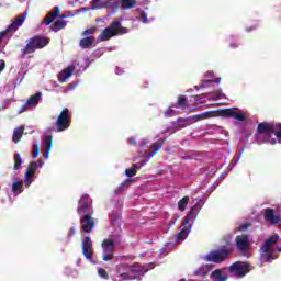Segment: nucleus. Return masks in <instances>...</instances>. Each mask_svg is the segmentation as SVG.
<instances>
[{"label": "nucleus", "mask_w": 281, "mask_h": 281, "mask_svg": "<svg viewBox=\"0 0 281 281\" xmlns=\"http://www.w3.org/2000/svg\"><path fill=\"white\" fill-rule=\"evenodd\" d=\"M188 203H190V198L189 196H183L178 202V210H180V212H186V207H188Z\"/></svg>", "instance_id": "c756f323"}, {"label": "nucleus", "mask_w": 281, "mask_h": 281, "mask_svg": "<svg viewBox=\"0 0 281 281\" xmlns=\"http://www.w3.org/2000/svg\"><path fill=\"white\" fill-rule=\"evenodd\" d=\"M144 267L139 265H134L131 267L128 272H123L114 279V281H126V280H135V273H143Z\"/></svg>", "instance_id": "f8f14e48"}, {"label": "nucleus", "mask_w": 281, "mask_h": 281, "mask_svg": "<svg viewBox=\"0 0 281 281\" xmlns=\"http://www.w3.org/2000/svg\"><path fill=\"white\" fill-rule=\"evenodd\" d=\"M190 120H192V117H187V119H182V117H178L177 119V122H178V125H177V128L179 131H181V128H186L187 126H189V122Z\"/></svg>", "instance_id": "7c9ffc66"}, {"label": "nucleus", "mask_w": 281, "mask_h": 281, "mask_svg": "<svg viewBox=\"0 0 281 281\" xmlns=\"http://www.w3.org/2000/svg\"><path fill=\"white\" fill-rule=\"evenodd\" d=\"M188 234H190V227H183L177 235H176V241L177 243H183L186 238H188Z\"/></svg>", "instance_id": "393cba45"}, {"label": "nucleus", "mask_w": 281, "mask_h": 281, "mask_svg": "<svg viewBox=\"0 0 281 281\" xmlns=\"http://www.w3.org/2000/svg\"><path fill=\"white\" fill-rule=\"evenodd\" d=\"M38 155H41V145H38V143H35L33 145V151H32L33 159H36V157H38Z\"/></svg>", "instance_id": "4c0bfd02"}, {"label": "nucleus", "mask_w": 281, "mask_h": 281, "mask_svg": "<svg viewBox=\"0 0 281 281\" xmlns=\"http://www.w3.org/2000/svg\"><path fill=\"white\" fill-rule=\"evenodd\" d=\"M277 144H278V140H276V138H272V139H271V145H272V146H276Z\"/></svg>", "instance_id": "5fc2aeb1"}, {"label": "nucleus", "mask_w": 281, "mask_h": 281, "mask_svg": "<svg viewBox=\"0 0 281 281\" xmlns=\"http://www.w3.org/2000/svg\"><path fill=\"white\" fill-rule=\"evenodd\" d=\"M164 146H166V138H159L158 140H156L150 146L149 151H146L144 154V157L146 160H140L139 162L133 165L135 170H139L140 168H143V166L147 161H150V159H153V157H155V155H157V153H159V150H161V148H164Z\"/></svg>", "instance_id": "20e7f679"}, {"label": "nucleus", "mask_w": 281, "mask_h": 281, "mask_svg": "<svg viewBox=\"0 0 281 281\" xmlns=\"http://www.w3.org/2000/svg\"><path fill=\"white\" fill-rule=\"evenodd\" d=\"M81 229L86 232V234H91L93 232V227H95V221L93 220V213H87L81 217Z\"/></svg>", "instance_id": "2eb2a0df"}, {"label": "nucleus", "mask_w": 281, "mask_h": 281, "mask_svg": "<svg viewBox=\"0 0 281 281\" xmlns=\"http://www.w3.org/2000/svg\"><path fill=\"white\" fill-rule=\"evenodd\" d=\"M49 19H53V21L56 20V18L60 16V9L58 7H54L53 11H50L48 14Z\"/></svg>", "instance_id": "c9c22d12"}, {"label": "nucleus", "mask_w": 281, "mask_h": 281, "mask_svg": "<svg viewBox=\"0 0 281 281\" xmlns=\"http://www.w3.org/2000/svg\"><path fill=\"white\" fill-rule=\"evenodd\" d=\"M140 146H146V143H142Z\"/></svg>", "instance_id": "6e6d98bb"}, {"label": "nucleus", "mask_w": 281, "mask_h": 281, "mask_svg": "<svg viewBox=\"0 0 281 281\" xmlns=\"http://www.w3.org/2000/svg\"><path fill=\"white\" fill-rule=\"evenodd\" d=\"M41 95L42 93L41 92H37L33 95H31L27 101H26V104L29 106H37L38 105V102H41Z\"/></svg>", "instance_id": "a878e982"}, {"label": "nucleus", "mask_w": 281, "mask_h": 281, "mask_svg": "<svg viewBox=\"0 0 281 281\" xmlns=\"http://www.w3.org/2000/svg\"><path fill=\"white\" fill-rule=\"evenodd\" d=\"M91 198L89 194H83L78 202L77 213L79 215H87L89 213L93 214V206L91 205Z\"/></svg>", "instance_id": "9d476101"}, {"label": "nucleus", "mask_w": 281, "mask_h": 281, "mask_svg": "<svg viewBox=\"0 0 281 281\" xmlns=\"http://www.w3.org/2000/svg\"><path fill=\"white\" fill-rule=\"evenodd\" d=\"M135 5H137V0H122L123 10H132Z\"/></svg>", "instance_id": "c85d7f7f"}, {"label": "nucleus", "mask_w": 281, "mask_h": 281, "mask_svg": "<svg viewBox=\"0 0 281 281\" xmlns=\"http://www.w3.org/2000/svg\"><path fill=\"white\" fill-rule=\"evenodd\" d=\"M249 227H251V223H244L239 225L238 229L239 232H245V229H249Z\"/></svg>", "instance_id": "c03bdc74"}, {"label": "nucleus", "mask_w": 281, "mask_h": 281, "mask_svg": "<svg viewBox=\"0 0 281 281\" xmlns=\"http://www.w3.org/2000/svg\"><path fill=\"white\" fill-rule=\"evenodd\" d=\"M67 26V22L64 20H57L52 26L50 30H53V32H60V30H65V27Z\"/></svg>", "instance_id": "bb28decb"}, {"label": "nucleus", "mask_w": 281, "mask_h": 281, "mask_svg": "<svg viewBox=\"0 0 281 281\" xmlns=\"http://www.w3.org/2000/svg\"><path fill=\"white\" fill-rule=\"evenodd\" d=\"M263 218L266 223L272 226L280 225L281 223L280 214H277L276 210L271 207L263 209Z\"/></svg>", "instance_id": "ddd939ff"}, {"label": "nucleus", "mask_w": 281, "mask_h": 281, "mask_svg": "<svg viewBox=\"0 0 281 281\" xmlns=\"http://www.w3.org/2000/svg\"><path fill=\"white\" fill-rule=\"evenodd\" d=\"M92 34H95V27L87 29L83 31L82 36H91Z\"/></svg>", "instance_id": "37998d69"}, {"label": "nucleus", "mask_w": 281, "mask_h": 281, "mask_svg": "<svg viewBox=\"0 0 281 281\" xmlns=\"http://www.w3.org/2000/svg\"><path fill=\"white\" fill-rule=\"evenodd\" d=\"M5 69V60L0 59V74Z\"/></svg>", "instance_id": "8fccbe9b"}, {"label": "nucleus", "mask_w": 281, "mask_h": 281, "mask_svg": "<svg viewBox=\"0 0 281 281\" xmlns=\"http://www.w3.org/2000/svg\"><path fill=\"white\" fill-rule=\"evenodd\" d=\"M217 113L220 117H233L237 122H245L246 120L245 113L238 110V108L220 109Z\"/></svg>", "instance_id": "0eeeda50"}, {"label": "nucleus", "mask_w": 281, "mask_h": 281, "mask_svg": "<svg viewBox=\"0 0 281 281\" xmlns=\"http://www.w3.org/2000/svg\"><path fill=\"white\" fill-rule=\"evenodd\" d=\"M274 123L262 122L257 125V133L260 135H273Z\"/></svg>", "instance_id": "f3484780"}, {"label": "nucleus", "mask_w": 281, "mask_h": 281, "mask_svg": "<svg viewBox=\"0 0 281 281\" xmlns=\"http://www.w3.org/2000/svg\"><path fill=\"white\" fill-rule=\"evenodd\" d=\"M55 125L57 127V133H63V131H67V128L71 126V113L69 112V109L64 108L61 110L57 116Z\"/></svg>", "instance_id": "39448f33"}, {"label": "nucleus", "mask_w": 281, "mask_h": 281, "mask_svg": "<svg viewBox=\"0 0 281 281\" xmlns=\"http://www.w3.org/2000/svg\"><path fill=\"white\" fill-rule=\"evenodd\" d=\"M273 135H276L277 139L281 144V123H274L273 125Z\"/></svg>", "instance_id": "f704fd0d"}, {"label": "nucleus", "mask_w": 281, "mask_h": 281, "mask_svg": "<svg viewBox=\"0 0 281 281\" xmlns=\"http://www.w3.org/2000/svg\"><path fill=\"white\" fill-rule=\"evenodd\" d=\"M14 165L13 170H21V165L23 164V159L21 158V154L15 153L13 156Z\"/></svg>", "instance_id": "cd10ccee"}, {"label": "nucleus", "mask_w": 281, "mask_h": 281, "mask_svg": "<svg viewBox=\"0 0 281 281\" xmlns=\"http://www.w3.org/2000/svg\"><path fill=\"white\" fill-rule=\"evenodd\" d=\"M93 43H95V37L94 36H87L80 40L79 46L81 49H89L93 47Z\"/></svg>", "instance_id": "aec40b11"}, {"label": "nucleus", "mask_w": 281, "mask_h": 281, "mask_svg": "<svg viewBox=\"0 0 281 281\" xmlns=\"http://www.w3.org/2000/svg\"><path fill=\"white\" fill-rule=\"evenodd\" d=\"M12 192L14 194H21L23 192V181H18L12 184Z\"/></svg>", "instance_id": "473e14b6"}, {"label": "nucleus", "mask_w": 281, "mask_h": 281, "mask_svg": "<svg viewBox=\"0 0 281 281\" xmlns=\"http://www.w3.org/2000/svg\"><path fill=\"white\" fill-rule=\"evenodd\" d=\"M82 254L87 260H92L93 258V243L91 238L85 237L82 240Z\"/></svg>", "instance_id": "dca6fc26"}, {"label": "nucleus", "mask_w": 281, "mask_h": 281, "mask_svg": "<svg viewBox=\"0 0 281 281\" xmlns=\"http://www.w3.org/2000/svg\"><path fill=\"white\" fill-rule=\"evenodd\" d=\"M124 34H128V27L122 26L121 21L114 20L101 32L97 37V41H99V43H104L105 41H111V38L115 36H124Z\"/></svg>", "instance_id": "f257e3e1"}, {"label": "nucleus", "mask_w": 281, "mask_h": 281, "mask_svg": "<svg viewBox=\"0 0 281 281\" xmlns=\"http://www.w3.org/2000/svg\"><path fill=\"white\" fill-rule=\"evenodd\" d=\"M198 210H199V206H196V205L192 206L190 209L188 215L191 216V217L194 216L196 214Z\"/></svg>", "instance_id": "de8ad7c7"}, {"label": "nucleus", "mask_w": 281, "mask_h": 281, "mask_svg": "<svg viewBox=\"0 0 281 281\" xmlns=\"http://www.w3.org/2000/svg\"><path fill=\"white\" fill-rule=\"evenodd\" d=\"M207 117H210V112H203L201 114L191 116V120H194L195 122H201V120H207Z\"/></svg>", "instance_id": "72a5a7b5"}, {"label": "nucleus", "mask_w": 281, "mask_h": 281, "mask_svg": "<svg viewBox=\"0 0 281 281\" xmlns=\"http://www.w3.org/2000/svg\"><path fill=\"white\" fill-rule=\"evenodd\" d=\"M179 281H187L186 279H180Z\"/></svg>", "instance_id": "4d7b16f0"}, {"label": "nucleus", "mask_w": 281, "mask_h": 281, "mask_svg": "<svg viewBox=\"0 0 281 281\" xmlns=\"http://www.w3.org/2000/svg\"><path fill=\"white\" fill-rule=\"evenodd\" d=\"M214 82V80L209 79V80H204L202 81V83L200 85L201 89H205V87H207L209 85H212Z\"/></svg>", "instance_id": "a18cd8bd"}, {"label": "nucleus", "mask_w": 281, "mask_h": 281, "mask_svg": "<svg viewBox=\"0 0 281 281\" xmlns=\"http://www.w3.org/2000/svg\"><path fill=\"white\" fill-rule=\"evenodd\" d=\"M278 251H281V248H278Z\"/></svg>", "instance_id": "bf43d9fd"}, {"label": "nucleus", "mask_w": 281, "mask_h": 281, "mask_svg": "<svg viewBox=\"0 0 281 281\" xmlns=\"http://www.w3.org/2000/svg\"><path fill=\"white\" fill-rule=\"evenodd\" d=\"M74 71H76V66L70 65L64 70H61L58 75V80L60 82H67L68 78H71L74 76Z\"/></svg>", "instance_id": "6ab92c4d"}, {"label": "nucleus", "mask_w": 281, "mask_h": 281, "mask_svg": "<svg viewBox=\"0 0 281 281\" xmlns=\"http://www.w3.org/2000/svg\"><path fill=\"white\" fill-rule=\"evenodd\" d=\"M53 146L54 145H53L52 135H47L42 143V148H43L45 159H49V153H52Z\"/></svg>", "instance_id": "a211bd4d"}, {"label": "nucleus", "mask_w": 281, "mask_h": 281, "mask_svg": "<svg viewBox=\"0 0 281 281\" xmlns=\"http://www.w3.org/2000/svg\"><path fill=\"white\" fill-rule=\"evenodd\" d=\"M173 109H181L186 111L188 109V98L183 94L178 95L177 103L172 105Z\"/></svg>", "instance_id": "412c9836"}, {"label": "nucleus", "mask_w": 281, "mask_h": 281, "mask_svg": "<svg viewBox=\"0 0 281 281\" xmlns=\"http://www.w3.org/2000/svg\"><path fill=\"white\" fill-rule=\"evenodd\" d=\"M232 251H234V246L229 239H226L225 245L209 252L204 257V260H206V262H215V265H220V262H225V260H227Z\"/></svg>", "instance_id": "f03ea898"}, {"label": "nucleus", "mask_w": 281, "mask_h": 281, "mask_svg": "<svg viewBox=\"0 0 281 281\" xmlns=\"http://www.w3.org/2000/svg\"><path fill=\"white\" fill-rule=\"evenodd\" d=\"M190 218H192V216H190L189 214H187L183 220H182V227H188L186 225H188L190 223Z\"/></svg>", "instance_id": "49530a36"}, {"label": "nucleus", "mask_w": 281, "mask_h": 281, "mask_svg": "<svg viewBox=\"0 0 281 281\" xmlns=\"http://www.w3.org/2000/svg\"><path fill=\"white\" fill-rule=\"evenodd\" d=\"M74 234H76V228L71 227V228L68 231V237L71 238V236H74Z\"/></svg>", "instance_id": "603ef678"}, {"label": "nucleus", "mask_w": 281, "mask_h": 281, "mask_svg": "<svg viewBox=\"0 0 281 281\" xmlns=\"http://www.w3.org/2000/svg\"><path fill=\"white\" fill-rule=\"evenodd\" d=\"M210 278L216 281H227V274H223V270L221 269L214 270Z\"/></svg>", "instance_id": "b1692460"}, {"label": "nucleus", "mask_w": 281, "mask_h": 281, "mask_svg": "<svg viewBox=\"0 0 281 281\" xmlns=\"http://www.w3.org/2000/svg\"><path fill=\"white\" fill-rule=\"evenodd\" d=\"M98 273H99V276H100L101 278H103L104 280H109V273L106 272V270L100 268V269L98 270Z\"/></svg>", "instance_id": "79ce46f5"}, {"label": "nucleus", "mask_w": 281, "mask_h": 281, "mask_svg": "<svg viewBox=\"0 0 281 281\" xmlns=\"http://www.w3.org/2000/svg\"><path fill=\"white\" fill-rule=\"evenodd\" d=\"M172 108L173 106L171 105L165 111L164 113L165 117H175V115H177V111L172 110Z\"/></svg>", "instance_id": "58836bf2"}, {"label": "nucleus", "mask_w": 281, "mask_h": 281, "mask_svg": "<svg viewBox=\"0 0 281 281\" xmlns=\"http://www.w3.org/2000/svg\"><path fill=\"white\" fill-rule=\"evenodd\" d=\"M137 19L138 21H142V23H148V15L144 11L139 14Z\"/></svg>", "instance_id": "a19ab883"}, {"label": "nucleus", "mask_w": 281, "mask_h": 281, "mask_svg": "<svg viewBox=\"0 0 281 281\" xmlns=\"http://www.w3.org/2000/svg\"><path fill=\"white\" fill-rule=\"evenodd\" d=\"M213 268L214 267L212 265L201 266L198 270H195L194 276H201L203 278L207 276Z\"/></svg>", "instance_id": "5701e85b"}, {"label": "nucleus", "mask_w": 281, "mask_h": 281, "mask_svg": "<svg viewBox=\"0 0 281 281\" xmlns=\"http://www.w3.org/2000/svg\"><path fill=\"white\" fill-rule=\"evenodd\" d=\"M24 132H25V125H21L20 127H16L13 131L12 140L14 142V144H19V142H21Z\"/></svg>", "instance_id": "4be33fe9"}, {"label": "nucleus", "mask_w": 281, "mask_h": 281, "mask_svg": "<svg viewBox=\"0 0 281 281\" xmlns=\"http://www.w3.org/2000/svg\"><path fill=\"white\" fill-rule=\"evenodd\" d=\"M130 144H131L132 146H135V144H137V142L135 140V138H130Z\"/></svg>", "instance_id": "864d4df0"}, {"label": "nucleus", "mask_w": 281, "mask_h": 281, "mask_svg": "<svg viewBox=\"0 0 281 281\" xmlns=\"http://www.w3.org/2000/svg\"><path fill=\"white\" fill-rule=\"evenodd\" d=\"M49 45V38L42 35H34L26 41V45L21 49V58L34 54L36 49H44Z\"/></svg>", "instance_id": "7ed1b4c3"}, {"label": "nucleus", "mask_w": 281, "mask_h": 281, "mask_svg": "<svg viewBox=\"0 0 281 281\" xmlns=\"http://www.w3.org/2000/svg\"><path fill=\"white\" fill-rule=\"evenodd\" d=\"M279 239L280 237L278 235L271 236L268 239H266V241L263 243V247L261 248V251L263 254H267L263 257V262H271L273 260V254L269 251H271V247H273V245H276V243H278Z\"/></svg>", "instance_id": "1a4fd4ad"}, {"label": "nucleus", "mask_w": 281, "mask_h": 281, "mask_svg": "<svg viewBox=\"0 0 281 281\" xmlns=\"http://www.w3.org/2000/svg\"><path fill=\"white\" fill-rule=\"evenodd\" d=\"M44 25H49L54 23L53 19H50L48 15H46L43 20Z\"/></svg>", "instance_id": "09e8293b"}, {"label": "nucleus", "mask_w": 281, "mask_h": 281, "mask_svg": "<svg viewBox=\"0 0 281 281\" xmlns=\"http://www.w3.org/2000/svg\"><path fill=\"white\" fill-rule=\"evenodd\" d=\"M110 223L113 225V227H116V225H120V216L115 213L110 214Z\"/></svg>", "instance_id": "e433bc0d"}, {"label": "nucleus", "mask_w": 281, "mask_h": 281, "mask_svg": "<svg viewBox=\"0 0 281 281\" xmlns=\"http://www.w3.org/2000/svg\"><path fill=\"white\" fill-rule=\"evenodd\" d=\"M38 168H43V160L31 161L29 164V167L26 169L25 177H24V183L26 188H30V186H32V181H34L33 177L36 170H38Z\"/></svg>", "instance_id": "6e6552de"}, {"label": "nucleus", "mask_w": 281, "mask_h": 281, "mask_svg": "<svg viewBox=\"0 0 281 281\" xmlns=\"http://www.w3.org/2000/svg\"><path fill=\"white\" fill-rule=\"evenodd\" d=\"M279 227L281 228V222H280V224H279Z\"/></svg>", "instance_id": "13d9d810"}, {"label": "nucleus", "mask_w": 281, "mask_h": 281, "mask_svg": "<svg viewBox=\"0 0 281 281\" xmlns=\"http://www.w3.org/2000/svg\"><path fill=\"white\" fill-rule=\"evenodd\" d=\"M92 8H93V10L109 8V2H102V0H92Z\"/></svg>", "instance_id": "2f4dec72"}, {"label": "nucleus", "mask_w": 281, "mask_h": 281, "mask_svg": "<svg viewBox=\"0 0 281 281\" xmlns=\"http://www.w3.org/2000/svg\"><path fill=\"white\" fill-rule=\"evenodd\" d=\"M30 105L27 104V103H25L24 105H22L21 108H20V110H19V113H25V111H27V108H29Z\"/></svg>", "instance_id": "3c124183"}, {"label": "nucleus", "mask_w": 281, "mask_h": 281, "mask_svg": "<svg viewBox=\"0 0 281 281\" xmlns=\"http://www.w3.org/2000/svg\"><path fill=\"white\" fill-rule=\"evenodd\" d=\"M103 247V257L102 260L104 262H109V260H113V254H115V240L108 238L102 241Z\"/></svg>", "instance_id": "9b49d317"}, {"label": "nucleus", "mask_w": 281, "mask_h": 281, "mask_svg": "<svg viewBox=\"0 0 281 281\" xmlns=\"http://www.w3.org/2000/svg\"><path fill=\"white\" fill-rule=\"evenodd\" d=\"M235 246L237 248V251H239V254H246L250 247L249 235H245V234L237 235L235 238Z\"/></svg>", "instance_id": "4468645a"}, {"label": "nucleus", "mask_w": 281, "mask_h": 281, "mask_svg": "<svg viewBox=\"0 0 281 281\" xmlns=\"http://www.w3.org/2000/svg\"><path fill=\"white\" fill-rule=\"evenodd\" d=\"M125 175L128 178L135 177V175H137V169H135L134 166L132 165V168L125 170Z\"/></svg>", "instance_id": "ea45409f"}, {"label": "nucleus", "mask_w": 281, "mask_h": 281, "mask_svg": "<svg viewBox=\"0 0 281 281\" xmlns=\"http://www.w3.org/2000/svg\"><path fill=\"white\" fill-rule=\"evenodd\" d=\"M228 271L232 276L245 278V276L251 271V265L249 262L236 261L229 266Z\"/></svg>", "instance_id": "423d86ee"}]
</instances>
